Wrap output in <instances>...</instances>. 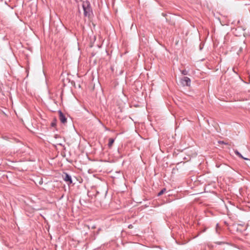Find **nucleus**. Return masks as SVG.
I'll return each mask as SVG.
<instances>
[{"instance_id":"4","label":"nucleus","mask_w":250,"mask_h":250,"mask_svg":"<svg viewBox=\"0 0 250 250\" xmlns=\"http://www.w3.org/2000/svg\"><path fill=\"white\" fill-rule=\"evenodd\" d=\"M59 113V119L62 124H65L67 122V119L65 117L62 112L60 110Z\"/></svg>"},{"instance_id":"14","label":"nucleus","mask_w":250,"mask_h":250,"mask_svg":"<svg viewBox=\"0 0 250 250\" xmlns=\"http://www.w3.org/2000/svg\"><path fill=\"white\" fill-rule=\"evenodd\" d=\"M217 243L220 245L222 243V242H217Z\"/></svg>"},{"instance_id":"6","label":"nucleus","mask_w":250,"mask_h":250,"mask_svg":"<svg viewBox=\"0 0 250 250\" xmlns=\"http://www.w3.org/2000/svg\"><path fill=\"white\" fill-rule=\"evenodd\" d=\"M234 152H235V153L236 154V155H237L239 157H240V158H242V159H243L248 160V159L244 158V157L241 155V154L239 152H238V150H235V151H234Z\"/></svg>"},{"instance_id":"7","label":"nucleus","mask_w":250,"mask_h":250,"mask_svg":"<svg viewBox=\"0 0 250 250\" xmlns=\"http://www.w3.org/2000/svg\"><path fill=\"white\" fill-rule=\"evenodd\" d=\"M167 189L166 188H163L159 192H158L157 195L158 196H160L163 195L166 191Z\"/></svg>"},{"instance_id":"11","label":"nucleus","mask_w":250,"mask_h":250,"mask_svg":"<svg viewBox=\"0 0 250 250\" xmlns=\"http://www.w3.org/2000/svg\"><path fill=\"white\" fill-rule=\"evenodd\" d=\"M59 137H60L59 135H57V134H56V135H55V138H59Z\"/></svg>"},{"instance_id":"16","label":"nucleus","mask_w":250,"mask_h":250,"mask_svg":"<svg viewBox=\"0 0 250 250\" xmlns=\"http://www.w3.org/2000/svg\"><path fill=\"white\" fill-rule=\"evenodd\" d=\"M241 50H242L241 48H240V51H241Z\"/></svg>"},{"instance_id":"10","label":"nucleus","mask_w":250,"mask_h":250,"mask_svg":"<svg viewBox=\"0 0 250 250\" xmlns=\"http://www.w3.org/2000/svg\"><path fill=\"white\" fill-rule=\"evenodd\" d=\"M133 225H132V224H130V225H128V228L129 229H132V228H133Z\"/></svg>"},{"instance_id":"13","label":"nucleus","mask_w":250,"mask_h":250,"mask_svg":"<svg viewBox=\"0 0 250 250\" xmlns=\"http://www.w3.org/2000/svg\"><path fill=\"white\" fill-rule=\"evenodd\" d=\"M58 145H60V146H62V144H61V143H59V144H58Z\"/></svg>"},{"instance_id":"2","label":"nucleus","mask_w":250,"mask_h":250,"mask_svg":"<svg viewBox=\"0 0 250 250\" xmlns=\"http://www.w3.org/2000/svg\"><path fill=\"white\" fill-rule=\"evenodd\" d=\"M181 83L183 86H190L191 80L190 78L188 77H184L181 79Z\"/></svg>"},{"instance_id":"8","label":"nucleus","mask_w":250,"mask_h":250,"mask_svg":"<svg viewBox=\"0 0 250 250\" xmlns=\"http://www.w3.org/2000/svg\"><path fill=\"white\" fill-rule=\"evenodd\" d=\"M56 122L57 120L56 119H54L53 121H52L51 123V126L52 127H55L56 125Z\"/></svg>"},{"instance_id":"1","label":"nucleus","mask_w":250,"mask_h":250,"mask_svg":"<svg viewBox=\"0 0 250 250\" xmlns=\"http://www.w3.org/2000/svg\"><path fill=\"white\" fill-rule=\"evenodd\" d=\"M82 7L84 16L90 18L93 15L90 2L88 0L83 1Z\"/></svg>"},{"instance_id":"15","label":"nucleus","mask_w":250,"mask_h":250,"mask_svg":"<svg viewBox=\"0 0 250 250\" xmlns=\"http://www.w3.org/2000/svg\"><path fill=\"white\" fill-rule=\"evenodd\" d=\"M163 15L164 16H165V14H163Z\"/></svg>"},{"instance_id":"9","label":"nucleus","mask_w":250,"mask_h":250,"mask_svg":"<svg viewBox=\"0 0 250 250\" xmlns=\"http://www.w3.org/2000/svg\"><path fill=\"white\" fill-rule=\"evenodd\" d=\"M182 73L184 75H188V71L185 69V70H182Z\"/></svg>"},{"instance_id":"3","label":"nucleus","mask_w":250,"mask_h":250,"mask_svg":"<svg viewBox=\"0 0 250 250\" xmlns=\"http://www.w3.org/2000/svg\"><path fill=\"white\" fill-rule=\"evenodd\" d=\"M63 180L67 183V184L69 185L72 183L71 177L67 173H64L62 175Z\"/></svg>"},{"instance_id":"5","label":"nucleus","mask_w":250,"mask_h":250,"mask_svg":"<svg viewBox=\"0 0 250 250\" xmlns=\"http://www.w3.org/2000/svg\"><path fill=\"white\" fill-rule=\"evenodd\" d=\"M114 142V139L113 138H109V142L108 144V146L109 148H111L113 145V144Z\"/></svg>"},{"instance_id":"12","label":"nucleus","mask_w":250,"mask_h":250,"mask_svg":"<svg viewBox=\"0 0 250 250\" xmlns=\"http://www.w3.org/2000/svg\"><path fill=\"white\" fill-rule=\"evenodd\" d=\"M219 143H221V144H226V143H224L223 141H220V142H219Z\"/></svg>"}]
</instances>
